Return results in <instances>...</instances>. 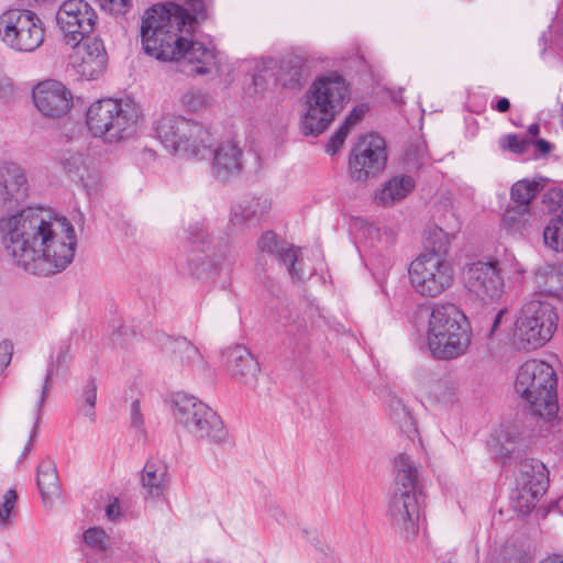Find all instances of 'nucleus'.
Here are the masks:
<instances>
[{
  "label": "nucleus",
  "mask_w": 563,
  "mask_h": 563,
  "mask_svg": "<svg viewBox=\"0 0 563 563\" xmlns=\"http://www.w3.org/2000/svg\"><path fill=\"white\" fill-rule=\"evenodd\" d=\"M531 144H533L542 155L550 153L553 147L552 144L544 139H538L534 142L531 141Z\"/></svg>",
  "instance_id": "53"
},
{
  "label": "nucleus",
  "mask_w": 563,
  "mask_h": 563,
  "mask_svg": "<svg viewBox=\"0 0 563 563\" xmlns=\"http://www.w3.org/2000/svg\"><path fill=\"white\" fill-rule=\"evenodd\" d=\"M395 489L389 500L388 517L395 531L406 541L419 532L423 497L418 485V467L405 453L395 459Z\"/></svg>",
  "instance_id": "3"
},
{
  "label": "nucleus",
  "mask_w": 563,
  "mask_h": 563,
  "mask_svg": "<svg viewBox=\"0 0 563 563\" xmlns=\"http://www.w3.org/2000/svg\"><path fill=\"white\" fill-rule=\"evenodd\" d=\"M168 467L157 457L148 459L143 467L141 485L145 498H158L163 496L168 486Z\"/></svg>",
  "instance_id": "23"
},
{
  "label": "nucleus",
  "mask_w": 563,
  "mask_h": 563,
  "mask_svg": "<svg viewBox=\"0 0 563 563\" xmlns=\"http://www.w3.org/2000/svg\"><path fill=\"white\" fill-rule=\"evenodd\" d=\"M97 12L86 0H65L56 12V23L66 45H76L91 37L97 23Z\"/></svg>",
  "instance_id": "13"
},
{
  "label": "nucleus",
  "mask_w": 563,
  "mask_h": 563,
  "mask_svg": "<svg viewBox=\"0 0 563 563\" xmlns=\"http://www.w3.org/2000/svg\"><path fill=\"white\" fill-rule=\"evenodd\" d=\"M542 202L550 212L556 211L559 209L561 211L563 209V189H548L543 195Z\"/></svg>",
  "instance_id": "44"
},
{
  "label": "nucleus",
  "mask_w": 563,
  "mask_h": 563,
  "mask_svg": "<svg viewBox=\"0 0 563 563\" xmlns=\"http://www.w3.org/2000/svg\"><path fill=\"white\" fill-rule=\"evenodd\" d=\"M427 158L426 147L423 144L411 145L407 148L404 161L408 168L416 169L423 165Z\"/></svg>",
  "instance_id": "42"
},
{
  "label": "nucleus",
  "mask_w": 563,
  "mask_h": 563,
  "mask_svg": "<svg viewBox=\"0 0 563 563\" xmlns=\"http://www.w3.org/2000/svg\"><path fill=\"white\" fill-rule=\"evenodd\" d=\"M387 163L386 144L382 136L369 134L361 137L350 155L351 177L366 181L384 170Z\"/></svg>",
  "instance_id": "14"
},
{
  "label": "nucleus",
  "mask_w": 563,
  "mask_h": 563,
  "mask_svg": "<svg viewBox=\"0 0 563 563\" xmlns=\"http://www.w3.org/2000/svg\"><path fill=\"white\" fill-rule=\"evenodd\" d=\"M493 109H495L498 112H507L510 109V102L507 98L503 97L499 98L495 106H492Z\"/></svg>",
  "instance_id": "54"
},
{
  "label": "nucleus",
  "mask_w": 563,
  "mask_h": 563,
  "mask_svg": "<svg viewBox=\"0 0 563 563\" xmlns=\"http://www.w3.org/2000/svg\"><path fill=\"white\" fill-rule=\"evenodd\" d=\"M253 93L263 92L267 88V79L263 74H255L252 77Z\"/></svg>",
  "instance_id": "50"
},
{
  "label": "nucleus",
  "mask_w": 563,
  "mask_h": 563,
  "mask_svg": "<svg viewBox=\"0 0 563 563\" xmlns=\"http://www.w3.org/2000/svg\"><path fill=\"white\" fill-rule=\"evenodd\" d=\"M224 357L230 375L241 384L255 388L261 368L252 353L243 345H234L224 352Z\"/></svg>",
  "instance_id": "19"
},
{
  "label": "nucleus",
  "mask_w": 563,
  "mask_h": 563,
  "mask_svg": "<svg viewBox=\"0 0 563 563\" xmlns=\"http://www.w3.org/2000/svg\"><path fill=\"white\" fill-rule=\"evenodd\" d=\"M515 390L527 402L532 415L544 419L556 416V376L547 362H525L518 369Z\"/></svg>",
  "instance_id": "7"
},
{
  "label": "nucleus",
  "mask_w": 563,
  "mask_h": 563,
  "mask_svg": "<svg viewBox=\"0 0 563 563\" xmlns=\"http://www.w3.org/2000/svg\"><path fill=\"white\" fill-rule=\"evenodd\" d=\"M544 244L554 252H563V209L552 217L543 230Z\"/></svg>",
  "instance_id": "34"
},
{
  "label": "nucleus",
  "mask_w": 563,
  "mask_h": 563,
  "mask_svg": "<svg viewBox=\"0 0 563 563\" xmlns=\"http://www.w3.org/2000/svg\"><path fill=\"white\" fill-rule=\"evenodd\" d=\"M530 145L531 140H528L527 137H519L517 134H507L499 140L500 148L516 154L527 152Z\"/></svg>",
  "instance_id": "41"
},
{
  "label": "nucleus",
  "mask_w": 563,
  "mask_h": 563,
  "mask_svg": "<svg viewBox=\"0 0 563 563\" xmlns=\"http://www.w3.org/2000/svg\"><path fill=\"white\" fill-rule=\"evenodd\" d=\"M518 484L522 490L531 495L533 499L543 494L548 487L545 465L536 459H527L520 462Z\"/></svg>",
  "instance_id": "24"
},
{
  "label": "nucleus",
  "mask_w": 563,
  "mask_h": 563,
  "mask_svg": "<svg viewBox=\"0 0 563 563\" xmlns=\"http://www.w3.org/2000/svg\"><path fill=\"white\" fill-rule=\"evenodd\" d=\"M207 234L201 223H195L188 228V242L192 247H197L191 251L188 256V267L196 277L208 278L214 269L213 262L205 254L207 243Z\"/></svg>",
  "instance_id": "21"
},
{
  "label": "nucleus",
  "mask_w": 563,
  "mask_h": 563,
  "mask_svg": "<svg viewBox=\"0 0 563 563\" xmlns=\"http://www.w3.org/2000/svg\"><path fill=\"white\" fill-rule=\"evenodd\" d=\"M73 48L69 55L68 69L81 80H96L101 77L108 66V53L103 41L98 36L85 38Z\"/></svg>",
  "instance_id": "15"
},
{
  "label": "nucleus",
  "mask_w": 563,
  "mask_h": 563,
  "mask_svg": "<svg viewBox=\"0 0 563 563\" xmlns=\"http://www.w3.org/2000/svg\"><path fill=\"white\" fill-rule=\"evenodd\" d=\"M464 286L471 296L489 303L498 300L504 294V279L495 262H474L463 273Z\"/></svg>",
  "instance_id": "16"
},
{
  "label": "nucleus",
  "mask_w": 563,
  "mask_h": 563,
  "mask_svg": "<svg viewBox=\"0 0 563 563\" xmlns=\"http://www.w3.org/2000/svg\"><path fill=\"white\" fill-rule=\"evenodd\" d=\"M104 10L112 14H125L131 8V0H101Z\"/></svg>",
  "instance_id": "45"
},
{
  "label": "nucleus",
  "mask_w": 563,
  "mask_h": 563,
  "mask_svg": "<svg viewBox=\"0 0 563 563\" xmlns=\"http://www.w3.org/2000/svg\"><path fill=\"white\" fill-rule=\"evenodd\" d=\"M165 350L176 367L192 368L201 363L200 351L185 338L168 339Z\"/></svg>",
  "instance_id": "26"
},
{
  "label": "nucleus",
  "mask_w": 563,
  "mask_h": 563,
  "mask_svg": "<svg viewBox=\"0 0 563 563\" xmlns=\"http://www.w3.org/2000/svg\"><path fill=\"white\" fill-rule=\"evenodd\" d=\"M154 130L168 153L186 158H206L216 142L210 124L175 113L161 115Z\"/></svg>",
  "instance_id": "5"
},
{
  "label": "nucleus",
  "mask_w": 563,
  "mask_h": 563,
  "mask_svg": "<svg viewBox=\"0 0 563 563\" xmlns=\"http://www.w3.org/2000/svg\"><path fill=\"white\" fill-rule=\"evenodd\" d=\"M258 249L262 252L273 254L279 262L284 263L290 277L295 280H302L305 273L297 267L299 262V250L285 243H279L273 232H265L258 240Z\"/></svg>",
  "instance_id": "22"
},
{
  "label": "nucleus",
  "mask_w": 563,
  "mask_h": 563,
  "mask_svg": "<svg viewBox=\"0 0 563 563\" xmlns=\"http://www.w3.org/2000/svg\"><path fill=\"white\" fill-rule=\"evenodd\" d=\"M297 323L296 328L292 329V325H289L288 332L290 334H298V336H301L305 334L308 330L307 321L303 317L298 316L297 320L295 321Z\"/></svg>",
  "instance_id": "51"
},
{
  "label": "nucleus",
  "mask_w": 563,
  "mask_h": 563,
  "mask_svg": "<svg viewBox=\"0 0 563 563\" xmlns=\"http://www.w3.org/2000/svg\"><path fill=\"white\" fill-rule=\"evenodd\" d=\"M170 410L175 423L198 441L224 444L230 433L222 418L197 397L178 391L172 396Z\"/></svg>",
  "instance_id": "8"
},
{
  "label": "nucleus",
  "mask_w": 563,
  "mask_h": 563,
  "mask_svg": "<svg viewBox=\"0 0 563 563\" xmlns=\"http://www.w3.org/2000/svg\"><path fill=\"white\" fill-rule=\"evenodd\" d=\"M59 165L73 178H77L84 185L86 179L95 178L90 170L91 158L82 152L67 150L58 158Z\"/></svg>",
  "instance_id": "28"
},
{
  "label": "nucleus",
  "mask_w": 563,
  "mask_h": 563,
  "mask_svg": "<svg viewBox=\"0 0 563 563\" xmlns=\"http://www.w3.org/2000/svg\"><path fill=\"white\" fill-rule=\"evenodd\" d=\"M451 244V235L438 225H429L424 231V253L446 258Z\"/></svg>",
  "instance_id": "29"
},
{
  "label": "nucleus",
  "mask_w": 563,
  "mask_h": 563,
  "mask_svg": "<svg viewBox=\"0 0 563 563\" xmlns=\"http://www.w3.org/2000/svg\"><path fill=\"white\" fill-rule=\"evenodd\" d=\"M412 288L422 297L435 298L454 283V265L437 255H419L408 269Z\"/></svg>",
  "instance_id": "12"
},
{
  "label": "nucleus",
  "mask_w": 563,
  "mask_h": 563,
  "mask_svg": "<svg viewBox=\"0 0 563 563\" xmlns=\"http://www.w3.org/2000/svg\"><path fill=\"white\" fill-rule=\"evenodd\" d=\"M191 13L179 4H156L144 12L141 37L147 55L163 62H174L186 76L209 74L216 66L213 47L187 40L199 20L207 19L212 0H185Z\"/></svg>",
  "instance_id": "2"
},
{
  "label": "nucleus",
  "mask_w": 563,
  "mask_h": 563,
  "mask_svg": "<svg viewBox=\"0 0 563 563\" xmlns=\"http://www.w3.org/2000/svg\"><path fill=\"white\" fill-rule=\"evenodd\" d=\"M84 542L87 547L96 552H107L111 547L110 537L100 527H91L82 534Z\"/></svg>",
  "instance_id": "37"
},
{
  "label": "nucleus",
  "mask_w": 563,
  "mask_h": 563,
  "mask_svg": "<svg viewBox=\"0 0 563 563\" xmlns=\"http://www.w3.org/2000/svg\"><path fill=\"white\" fill-rule=\"evenodd\" d=\"M29 450H30V444H27V445L25 446L24 452H26V451H29Z\"/></svg>",
  "instance_id": "60"
},
{
  "label": "nucleus",
  "mask_w": 563,
  "mask_h": 563,
  "mask_svg": "<svg viewBox=\"0 0 563 563\" xmlns=\"http://www.w3.org/2000/svg\"><path fill=\"white\" fill-rule=\"evenodd\" d=\"M390 419L400 432L411 435L416 432L413 419L407 407L399 400L391 404Z\"/></svg>",
  "instance_id": "35"
},
{
  "label": "nucleus",
  "mask_w": 563,
  "mask_h": 563,
  "mask_svg": "<svg viewBox=\"0 0 563 563\" xmlns=\"http://www.w3.org/2000/svg\"><path fill=\"white\" fill-rule=\"evenodd\" d=\"M27 180L23 169L15 163L0 166V203L4 207L19 205L26 198Z\"/></svg>",
  "instance_id": "20"
},
{
  "label": "nucleus",
  "mask_w": 563,
  "mask_h": 563,
  "mask_svg": "<svg viewBox=\"0 0 563 563\" xmlns=\"http://www.w3.org/2000/svg\"><path fill=\"white\" fill-rule=\"evenodd\" d=\"M243 168V152L235 142L224 141L216 147L211 165L214 179L229 184L241 175Z\"/></svg>",
  "instance_id": "18"
},
{
  "label": "nucleus",
  "mask_w": 563,
  "mask_h": 563,
  "mask_svg": "<svg viewBox=\"0 0 563 563\" xmlns=\"http://www.w3.org/2000/svg\"><path fill=\"white\" fill-rule=\"evenodd\" d=\"M505 309H500L497 314L495 316V319H494V323H493V327H492V333L497 329L498 324L500 323V320L505 313Z\"/></svg>",
  "instance_id": "56"
},
{
  "label": "nucleus",
  "mask_w": 563,
  "mask_h": 563,
  "mask_svg": "<svg viewBox=\"0 0 563 563\" xmlns=\"http://www.w3.org/2000/svg\"><path fill=\"white\" fill-rule=\"evenodd\" d=\"M540 563H563V555L562 554H552L544 560H542Z\"/></svg>",
  "instance_id": "55"
},
{
  "label": "nucleus",
  "mask_w": 563,
  "mask_h": 563,
  "mask_svg": "<svg viewBox=\"0 0 563 563\" xmlns=\"http://www.w3.org/2000/svg\"><path fill=\"white\" fill-rule=\"evenodd\" d=\"M542 189L540 180L522 179L515 183L511 187V199L518 203L517 207H527L536 195Z\"/></svg>",
  "instance_id": "33"
},
{
  "label": "nucleus",
  "mask_w": 563,
  "mask_h": 563,
  "mask_svg": "<svg viewBox=\"0 0 563 563\" xmlns=\"http://www.w3.org/2000/svg\"><path fill=\"white\" fill-rule=\"evenodd\" d=\"M35 107L47 117L66 114L70 107L73 96L64 84L57 80H45L36 85L32 91Z\"/></svg>",
  "instance_id": "17"
},
{
  "label": "nucleus",
  "mask_w": 563,
  "mask_h": 563,
  "mask_svg": "<svg viewBox=\"0 0 563 563\" xmlns=\"http://www.w3.org/2000/svg\"><path fill=\"white\" fill-rule=\"evenodd\" d=\"M426 342L434 358L453 360L463 355L471 343L464 312L453 303H435L429 314Z\"/></svg>",
  "instance_id": "6"
},
{
  "label": "nucleus",
  "mask_w": 563,
  "mask_h": 563,
  "mask_svg": "<svg viewBox=\"0 0 563 563\" xmlns=\"http://www.w3.org/2000/svg\"><path fill=\"white\" fill-rule=\"evenodd\" d=\"M44 33L42 20L31 10L14 8L0 14V40L13 51H36L44 41Z\"/></svg>",
  "instance_id": "11"
},
{
  "label": "nucleus",
  "mask_w": 563,
  "mask_h": 563,
  "mask_svg": "<svg viewBox=\"0 0 563 563\" xmlns=\"http://www.w3.org/2000/svg\"><path fill=\"white\" fill-rule=\"evenodd\" d=\"M269 208L271 201L267 198L256 199L250 203L245 218L264 214L269 210Z\"/></svg>",
  "instance_id": "47"
},
{
  "label": "nucleus",
  "mask_w": 563,
  "mask_h": 563,
  "mask_svg": "<svg viewBox=\"0 0 563 563\" xmlns=\"http://www.w3.org/2000/svg\"><path fill=\"white\" fill-rule=\"evenodd\" d=\"M365 114L364 106L355 107L349 115L345 118L343 124L336 130V132L331 136L329 143L327 144L325 151L330 155H334L342 147L346 136L349 135L352 128L358 124Z\"/></svg>",
  "instance_id": "30"
},
{
  "label": "nucleus",
  "mask_w": 563,
  "mask_h": 563,
  "mask_svg": "<svg viewBox=\"0 0 563 563\" xmlns=\"http://www.w3.org/2000/svg\"><path fill=\"white\" fill-rule=\"evenodd\" d=\"M54 371H55L54 365L49 364L47 367L45 377H44V384L41 388L40 396H38V399L35 405V423H34V428H33V433H35L36 426L41 419L42 407L46 400V395H47L48 388H49V380L52 379Z\"/></svg>",
  "instance_id": "43"
},
{
  "label": "nucleus",
  "mask_w": 563,
  "mask_h": 563,
  "mask_svg": "<svg viewBox=\"0 0 563 563\" xmlns=\"http://www.w3.org/2000/svg\"><path fill=\"white\" fill-rule=\"evenodd\" d=\"M300 79V68L291 62L283 63L276 75V80L285 88H297Z\"/></svg>",
  "instance_id": "39"
},
{
  "label": "nucleus",
  "mask_w": 563,
  "mask_h": 563,
  "mask_svg": "<svg viewBox=\"0 0 563 563\" xmlns=\"http://www.w3.org/2000/svg\"><path fill=\"white\" fill-rule=\"evenodd\" d=\"M65 356H66V351H64L63 349L59 351L58 355H57V362L58 363H62L64 360H65Z\"/></svg>",
  "instance_id": "58"
},
{
  "label": "nucleus",
  "mask_w": 563,
  "mask_h": 563,
  "mask_svg": "<svg viewBox=\"0 0 563 563\" xmlns=\"http://www.w3.org/2000/svg\"><path fill=\"white\" fill-rule=\"evenodd\" d=\"M504 439L505 441L499 439L497 454L505 460L514 455H519L527 448L526 440L517 435L514 431H507Z\"/></svg>",
  "instance_id": "36"
},
{
  "label": "nucleus",
  "mask_w": 563,
  "mask_h": 563,
  "mask_svg": "<svg viewBox=\"0 0 563 563\" xmlns=\"http://www.w3.org/2000/svg\"><path fill=\"white\" fill-rule=\"evenodd\" d=\"M18 495L14 489L7 490L0 503V526L8 527L12 521V514L16 505Z\"/></svg>",
  "instance_id": "40"
},
{
  "label": "nucleus",
  "mask_w": 563,
  "mask_h": 563,
  "mask_svg": "<svg viewBox=\"0 0 563 563\" xmlns=\"http://www.w3.org/2000/svg\"><path fill=\"white\" fill-rule=\"evenodd\" d=\"M530 209L527 207L507 208L501 225L508 234L522 238L528 231Z\"/></svg>",
  "instance_id": "31"
},
{
  "label": "nucleus",
  "mask_w": 563,
  "mask_h": 563,
  "mask_svg": "<svg viewBox=\"0 0 563 563\" xmlns=\"http://www.w3.org/2000/svg\"><path fill=\"white\" fill-rule=\"evenodd\" d=\"M140 109L132 101L100 99L86 111V124L93 137L107 143H119L136 131Z\"/></svg>",
  "instance_id": "9"
},
{
  "label": "nucleus",
  "mask_w": 563,
  "mask_h": 563,
  "mask_svg": "<svg viewBox=\"0 0 563 563\" xmlns=\"http://www.w3.org/2000/svg\"><path fill=\"white\" fill-rule=\"evenodd\" d=\"M36 483L45 505L53 503V499L60 495V484L57 468L52 460H43L36 472Z\"/></svg>",
  "instance_id": "27"
},
{
  "label": "nucleus",
  "mask_w": 563,
  "mask_h": 563,
  "mask_svg": "<svg viewBox=\"0 0 563 563\" xmlns=\"http://www.w3.org/2000/svg\"><path fill=\"white\" fill-rule=\"evenodd\" d=\"M106 514L110 520H115L120 516V505L117 499L107 506Z\"/></svg>",
  "instance_id": "52"
},
{
  "label": "nucleus",
  "mask_w": 563,
  "mask_h": 563,
  "mask_svg": "<svg viewBox=\"0 0 563 563\" xmlns=\"http://www.w3.org/2000/svg\"><path fill=\"white\" fill-rule=\"evenodd\" d=\"M178 106L188 113L199 114L211 106V99L203 91L195 88L185 90L178 98Z\"/></svg>",
  "instance_id": "32"
},
{
  "label": "nucleus",
  "mask_w": 563,
  "mask_h": 563,
  "mask_svg": "<svg viewBox=\"0 0 563 563\" xmlns=\"http://www.w3.org/2000/svg\"><path fill=\"white\" fill-rule=\"evenodd\" d=\"M555 308L541 300H531L520 310L512 334L517 350L532 351L543 346L553 336L558 327Z\"/></svg>",
  "instance_id": "10"
},
{
  "label": "nucleus",
  "mask_w": 563,
  "mask_h": 563,
  "mask_svg": "<svg viewBox=\"0 0 563 563\" xmlns=\"http://www.w3.org/2000/svg\"><path fill=\"white\" fill-rule=\"evenodd\" d=\"M349 99V85L342 76L331 74L316 78L306 93V111L300 119L301 132L313 136L324 132Z\"/></svg>",
  "instance_id": "4"
},
{
  "label": "nucleus",
  "mask_w": 563,
  "mask_h": 563,
  "mask_svg": "<svg viewBox=\"0 0 563 563\" xmlns=\"http://www.w3.org/2000/svg\"><path fill=\"white\" fill-rule=\"evenodd\" d=\"M131 419H132V424L135 428H141L143 426V416L141 413L139 400H134L131 405Z\"/></svg>",
  "instance_id": "49"
},
{
  "label": "nucleus",
  "mask_w": 563,
  "mask_h": 563,
  "mask_svg": "<svg viewBox=\"0 0 563 563\" xmlns=\"http://www.w3.org/2000/svg\"><path fill=\"white\" fill-rule=\"evenodd\" d=\"M97 400V383L93 377H90L81 391V401L84 402V415L90 420H95V406Z\"/></svg>",
  "instance_id": "38"
},
{
  "label": "nucleus",
  "mask_w": 563,
  "mask_h": 563,
  "mask_svg": "<svg viewBox=\"0 0 563 563\" xmlns=\"http://www.w3.org/2000/svg\"><path fill=\"white\" fill-rule=\"evenodd\" d=\"M503 265L505 269H508L509 273L523 275L526 273V269L522 267V265L517 261L514 253L506 251L503 258Z\"/></svg>",
  "instance_id": "46"
},
{
  "label": "nucleus",
  "mask_w": 563,
  "mask_h": 563,
  "mask_svg": "<svg viewBox=\"0 0 563 563\" xmlns=\"http://www.w3.org/2000/svg\"><path fill=\"white\" fill-rule=\"evenodd\" d=\"M13 346L9 341L0 342V372L3 371L11 362Z\"/></svg>",
  "instance_id": "48"
},
{
  "label": "nucleus",
  "mask_w": 563,
  "mask_h": 563,
  "mask_svg": "<svg viewBox=\"0 0 563 563\" xmlns=\"http://www.w3.org/2000/svg\"><path fill=\"white\" fill-rule=\"evenodd\" d=\"M416 187L411 176L397 175L382 184L374 192V202L380 207H391L404 200Z\"/></svg>",
  "instance_id": "25"
},
{
  "label": "nucleus",
  "mask_w": 563,
  "mask_h": 563,
  "mask_svg": "<svg viewBox=\"0 0 563 563\" xmlns=\"http://www.w3.org/2000/svg\"><path fill=\"white\" fill-rule=\"evenodd\" d=\"M0 233L16 266L48 276L66 269L77 247L75 228L66 218L41 208H26L0 219Z\"/></svg>",
  "instance_id": "1"
},
{
  "label": "nucleus",
  "mask_w": 563,
  "mask_h": 563,
  "mask_svg": "<svg viewBox=\"0 0 563 563\" xmlns=\"http://www.w3.org/2000/svg\"><path fill=\"white\" fill-rule=\"evenodd\" d=\"M376 231H377V229L372 227V225L367 228V232L368 233H373V232H376Z\"/></svg>",
  "instance_id": "59"
},
{
  "label": "nucleus",
  "mask_w": 563,
  "mask_h": 563,
  "mask_svg": "<svg viewBox=\"0 0 563 563\" xmlns=\"http://www.w3.org/2000/svg\"><path fill=\"white\" fill-rule=\"evenodd\" d=\"M528 133L531 136H537L540 133V125L538 123H533L529 126Z\"/></svg>",
  "instance_id": "57"
}]
</instances>
